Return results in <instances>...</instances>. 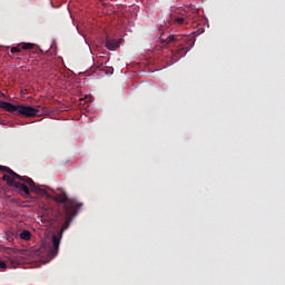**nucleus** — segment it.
<instances>
[{
	"instance_id": "nucleus-1",
	"label": "nucleus",
	"mask_w": 285,
	"mask_h": 285,
	"mask_svg": "<svg viewBox=\"0 0 285 285\" xmlns=\"http://www.w3.org/2000/svg\"><path fill=\"white\" fill-rule=\"evenodd\" d=\"M0 168L1 170H3V173H8L2 176V180L7 181L8 186L16 188V190L22 197L24 198L30 197V189H31L32 193H36L37 195H43L47 199H52V196L48 194V190H46L45 188L38 187L35 184V180H32V178L20 176L19 174L14 173V170L10 169V167H0ZM19 181H24V183H19Z\"/></svg>"
},
{
	"instance_id": "nucleus-2",
	"label": "nucleus",
	"mask_w": 285,
	"mask_h": 285,
	"mask_svg": "<svg viewBox=\"0 0 285 285\" xmlns=\"http://www.w3.org/2000/svg\"><path fill=\"white\" fill-rule=\"evenodd\" d=\"M79 209H70L65 212L66 213V219L65 223L62 224L60 230L57 232V234L52 235V240H51V247L49 249V256L52 258L57 257L59 253V245L61 244V239L63 238V233L70 228V224H72V218L77 216V213Z\"/></svg>"
},
{
	"instance_id": "nucleus-3",
	"label": "nucleus",
	"mask_w": 285,
	"mask_h": 285,
	"mask_svg": "<svg viewBox=\"0 0 285 285\" xmlns=\"http://www.w3.org/2000/svg\"><path fill=\"white\" fill-rule=\"evenodd\" d=\"M0 108L12 115H22V117H37L39 115V107L12 105L8 101H0Z\"/></svg>"
},
{
	"instance_id": "nucleus-4",
	"label": "nucleus",
	"mask_w": 285,
	"mask_h": 285,
	"mask_svg": "<svg viewBox=\"0 0 285 285\" xmlns=\"http://www.w3.org/2000/svg\"><path fill=\"white\" fill-rule=\"evenodd\" d=\"M181 39L183 43L178 45L177 55L179 57H186L188 50H190L195 45V40L188 39V37L184 36H169L165 40L161 39V42L165 43V46H168V43H177V41H181Z\"/></svg>"
},
{
	"instance_id": "nucleus-5",
	"label": "nucleus",
	"mask_w": 285,
	"mask_h": 285,
	"mask_svg": "<svg viewBox=\"0 0 285 285\" xmlns=\"http://www.w3.org/2000/svg\"><path fill=\"white\" fill-rule=\"evenodd\" d=\"M59 193L55 194L53 200L57 204H63V210H79L83 204L77 202L76 199L69 198L68 194L63 189H58Z\"/></svg>"
},
{
	"instance_id": "nucleus-6",
	"label": "nucleus",
	"mask_w": 285,
	"mask_h": 285,
	"mask_svg": "<svg viewBox=\"0 0 285 285\" xmlns=\"http://www.w3.org/2000/svg\"><path fill=\"white\" fill-rule=\"evenodd\" d=\"M188 13L186 11H184L183 13H180V16H175L173 18L174 23H177L178 26H186L188 23H190V19L188 18Z\"/></svg>"
},
{
	"instance_id": "nucleus-7",
	"label": "nucleus",
	"mask_w": 285,
	"mask_h": 285,
	"mask_svg": "<svg viewBox=\"0 0 285 285\" xmlns=\"http://www.w3.org/2000/svg\"><path fill=\"white\" fill-rule=\"evenodd\" d=\"M121 41H124V39H111L109 37L106 38V48L107 50H117V48H119V46H121Z\"/></svg>"
},
{
	"instance_id": "nucleus-8",
	"label": "nucleus",
	"mask_w": 285,
	"mask_h": 285,
	"mask_svg": "<svg viewBox=\"0 0 285 285\" xmlns=\"http://www.w3.org/2000/svg\"><path fill=\"white\" fill-rule=\"evenodd\" d=\"M35 48V45L32 43H21L17 47L11 48V53L14 55L17 52H21V50H32Z\"/></svg>"
},
{
	"instance_id": "nucleus-9",
	"label": "nucleus",
	"mask_w": 285,
	"mask_h": 285,
	"mask_svg": "<svg viewBox=\"0 0 285 285\" xmlns=\"http://www.w3.org/2000/svg\"><path fill=\"white\" fill-rule=\"evenodd\" d=\"M16 237H17V232L13 228H9L6 230L7 242H14Z\"/></svg>"
},
{
	"instance_id": "nucleus-10",
	"label": "nucleus",
	"mask_w": 285,
	"mask_h": 285,
	"mask_svg": "<svg viewBox=\"0 0 285 285\" xmlns=\"http://www.w3.org/2000/svg\"><path fill=\"white\" fill-rule=\"evenodd\" d=\"M20 239H23L24 242H30L32 239V233L30 230L24 229L20 233Z\"/></svg>"
},
{
	"instance_id": "nucleus-11",
	"label": "nucleus",
	"mask_w": 285,
	"mask_h": 285,
	"mask_svg": "<svg viewBox=\"0 0 285 285\" xmlns=\"http://www.w3.org/2000/svg\"><path fill=\"white\" fill-rule=\"evenodd\" d=\"M6 268H8V264L0 259V271H6Z\"/></svg>"
}]
</instances>
